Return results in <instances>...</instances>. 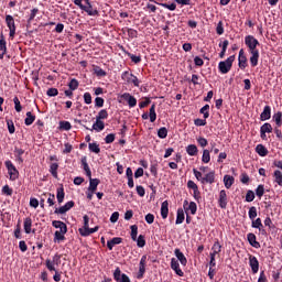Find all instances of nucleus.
<instances>
[{"label": "nucleus", "instance_id": "b1692460", "mask_svg": "<svg viewBox=\"0 0 282 282\" xmlns=\"http://www.w3.org/2000/svg\"><path fill=\"white\" fill-rule=\"evenodd\" d=\"M120 243H122V238L115 237L111 240L107 241V248L108 250H113V246H120Z\"/></svg>", "mask_w": 282, "mask_h": 282}, {"label": "nucleus", "instance_id": "39448f33", "mask_svg": "<svg viewBox=\"0 0 282 282\" xmlns=\"http://www.w3.org/2000/svg\"><path fill=\"white\" fill-rule=\"evenodd\" d=\"M232 63H235V55L229 56L226 61L219 62V72H230L232 69Z\"/></svg>", "mask_w": 282, "mask_h": 282}, {"label": "nucleus", "instance_id": "4be33fe9", "mask_svg": "<svg viewBox=\"0 0 282 282\" xmlns=\"http://www.w3.org/2000/svg\"><path fill=\"white\" fill-rule=\"evenodd\" d=\"M98 184H100V178H89V187L88 191L90 193H96V191H98Z\"/></svg>", "mask_w": 282, "mask_h": 282}, {"label": "nucleus", "instance_id": "ddd939ff", "mask_svg": "<svg viewBox=\"0 0 282 282\" xmlns=\"http://www.w3.org/2000/svg\"><path fill=\"white\" fill-rule=\"evenodd\" d=\"M121 98L128 102L130 109H133V107L138 105V99H135V97H133L129 93H124L123 95H121Z\"/></svg>", "mask_w": 282, "mask_h": 282}, {"label": "nucleus", "instance_id": "13d9d810", "mask_svg": "<svg viewBox=\"0 0 282 282\" xmlns=\"http://www.w3.org/2000/svg\"><path fill=\"white\" fill-rule=\"evenodd\" d=\"M113 279L117 282H120V279H122V271L120 270V267H117L113 272Z\"/></svg>", "mask_w": 282, "mask_h": 282}, {"label": "nucleus", "instance_id": "3c124183", "mask_svg": "<svg viewBox=\"0 0 282 282\" xmlns=\"http://www.w3.org/2000/svg\"><path fill=\"white\" fill-rule=\"evenodd\" d=\"M137 246L138 248H144V246H147V239L144 238L143 235H140L138 238H137Z\"/></svg>", "mask_w": 282, "mask_h": 282}, {"label": "nucleus", "instance_id": "aec40b11", "mask_svg": "<svg viewBox=\"0 0 282 282\" xmlns=\"http://www.w3.org/2000/svg\"><path fill=\"white\" fill-rule=\"evenodd\" d=\"M80 164H82V167L84 169L88 180H91V169H89V164L87 163V156H82Z\"/></svg>", "mask_w": 282, "mask_h": 282}, {"label": "nucleus", "instance_id": "a18cd8bd", "mask_svg": "<svg viewBox=\"0 0 282 282\" xmlns=\"http://www.w3.org/2000/svg\"><path fill=\"white\" fill-rule=\"evenodd\" d=\"M158 135L161 140L166 139V137L169 135V130L166 129V127H162L158 130Z\"/></svg>", "mask_w": 282, "mask_h": 282}, {"label": "nucleus", "instance_id": "423d86ee", "mask_svg": "<svg viewBox=\"0 0 282 282\" xmlns=\"http://www.w3.org/2000/svg\"><path fill=\"white\" fill-rule=\"evenodd\" d=\"M122 80H124V83H129L132 85H134V87H140V80L138 79V77L135 75H133V73L130 72H124L121 75Z\"/></svg>", "mask_w": 282, "mask_h": 282}, {"label": "nucleus", "instance_id": "603ef678", "mask_svg": "<svg viewBox=\"0 0 282 282\" xmlns=\"http://www.w3.org/2000/svg\"><path fill=\"white\" fill-rule=\"evenodd\" d=\"M78 80L76 78H72L70 82L68 83V87L70 89V91H76V89H78Z\"/></svg>", "mask_w": 282, "mask_h": 282}, {"label": "nucleus", "instance_id": "c9c22d12", "mask_svg": "<svg viewBox=\"0 0 282 282\" xmlns=\"http://www.w3.org/2000/svg\"><path fill=\"white\" fill-rule=\"evenodd\" d=\"M34 120H36V116L32 115V112H26V118L24 119V124L26 127H30L34 123Z\"/></svg>", "mask_w": 282, "mask_h": 282}, {"label": "nucleus", "instance_id": "1a4fd4ad", "mask_svg": "<svg viewBox=\"0 0 282 282\" xmlns=\"http://www.w3.org/2000/svg\"><path fill=\"white\" fill-rule=\"evenodd\" d=\"M147 272V254L141 257L140 263H139V272L137 274V279L142 280L144 279V274Z\"/></svg>", "mask_w": 282, "mask_h": 282}, {"label": "nucleus", "instance_id": "9b49d317", "mask_svg": "<svg viewBox=\"0 0 282 282\" xmlns=\"http://www.w3.org/2000/svg\"><path fill=\"white\" fill-rule=\"evenodd\" d=\"M218 205L220 208L226 209L228 206V194H226V189H221L218 196Z\"/></svg>", "mask_w": 282, "mask_h": 282}, {"label": "nucleus", "instance_id": "9d476101", "mask_svg": "<svg viewBox=\"0 0 282 282\" xmlns=\"http://www.w3.org/2000/svg\"><path fill=\"white\" fill-rule=\"evenodd\" d=\"M149 118H150V122H155V120H158V113L155 112V104H153L150 107L149 113L144 112L142 115V120H149Z\"/></svg>", "mask_w": 282, "mask_h": 282}, {"label": "nucleus", "instance_id": "5fc2aeb1", "mask_svg": "<svg viewBox=\"0 0 282 282\" xmlns=\"http://www.w3.org/2000/svg\"><path fill=\"white\" fill-rule=\"evenodd\" d=\"M13 102H14V109L18 113H21V111H23V107L21 106V101L19 100V97H14L13 98Z\"/></svg>", "mask_w": 282, "mask_h": 282}, {"label": "nucleus", "instance_id": "49530a36", "mask_svg": "<svg viewBox=\"0 0 282 282\" xmlns=\"http://www.w3.org/2000/svg\"><path fill=\"white\" fill-rule=\"evenodd\" d=\"M131 234L130 237L132 239V241H137L138 240V225H132L130 227Z\"/></svg>", "mask_w": 282, "mask_h": 282}, {"label": "nucleus", "instance_id": "c85d7f7f", "mask_svg": "<svg viewBox=\"0 0 282 282\" xmlns=\"http://www.w3.org/2000/svg\"><path fill=\"white\" fill-rule=\"evenodd\" d=\"M273 122H275V127H278V129H280V127H282V112L278 111L273 115L272 117Z\"/></svg>", "mask_w": 282, "mask_h": 282}, {"label": "nucleus", "instance_id": "bb28decb", "mask_svg": "<svg viewBox=\"0 0 282 282\" xmlns=\"http://www.w3.org/2000/svg\"><path fill=\"white\" fill-rule=\"evenodd\" d=\"M256 153H258L260 158H265V155H268V148H265L263 144H258L256 147Z\"/></svg>", "mask_w": 282, "mask_h": 282}, {"label": "nucleus", "instance_id": "4468645a", "mask_svg": "<svg viewBox=\"0 0 282 282\" xmlns=\"http://www.w3.org/2000/svg\"><path fill=\"white\" fill-rule=\"evenodd\" d=\"M171 269L175 271V274H177V276H184V271L181 270L180 268V261L175 258L171 259Z\"/></svg>", "mask_w": 282, "mask_h": 282}, {"label": "nucleus", "instance_id": "7ed1b4c3", "mask_svg": "<svg viewBox=\"0 0 282 282\" xmlns=\"http://www.w3.org/2000/svg\"><path fill=\"white\" fill-rule=\"evenodd\" d=\"M4 166L8 171L9 180L11 182H17V180H19V170H17V166L14 165V163H12V161L10 160H7L4 162Z\"/></svg>", "mask_w": 282, "mask_h": 282}, {"label": "nucleus", "instance_id": "f257e3e1", "mask_svg": "<svg viewBox=\"0 0 282 282\" xmlns=\"http://www.w3.org/2000/svg\"><path fill=\"white\" fill-rule=\"evenodd\" d=\"M245 44L249 47L250 64L252 67H257L259 65V51L257 50V45H259V40H257L252 35H247L245 37Z\"/></svg>", "mask_w": 282, "mask_h": 282}, {"label": "nucleus", "instance_id": "de8ad7c7", "mask_svg": "<svg viewBox=\"0 0 282 282\" xmlns=\"http://www.w3.org/2000/svg\"><path fill=\"white\" fill-rule=\"evenodd\" d=\"M260 131H262L263 133H272V124L269 122L263 123L260 127Z\"/></svg>", "mask_w": 282, "mask_h": 282}, {"label": "nucleus", "instance_id": "e2e57ef3", "mask_svg": "<svg viewBox=\"0 0 282 282\" xmlns=\"http://www.w3.org/2000/svg\"><path fill=\"white\" fill-rule=\"evenodd\" d=\"M15 239H21V220L18 221L17 228L14 230Z\"/></svg>", "mask_w": 282, "mask_h": 282}, {"label": "nucleus", "instance_id": "f8f14e48", "mask_svg": "<svg viewBox=\"0 0 282 282\" xmlns=\"http://www.w3.org/2000/svg\"><path fill=\"white\" fill-rule=\"evenodd\" d=\"M238 65L240 69H246V67H248V57H246V51H243V48L239 51Z\"/></svg>", "mask_w": 282, "mask_h": 282}, {"label": "nucleus", "instance_id": "393cba45", "mask_svg": "<svg viewBox=\"0 0 282 282\" xmlns=\"http://www.w3.org/2000/svg\"><path fill=\"white\" fill-rule=\"evenodd\" d=\"M100 227L96 226L95 228H87L86 230L79 229V235L82 237H89V235H94V232H98Z\"/></svg>", "mask_w": 282, "mask_h": 282}, {"label": "nucleus", "instance_id": "7c9ffc66", "mask_svg": "<svg viewBox=\"0 0 282 282\" xmlns=\"http://www.w3.org/2000/svg\"><path fill=\"white\" fill-rule=\"evenodd\" d=\"M65 235H67V231H63V229L55 231V234H54V241L55 242L56 241H58V242L65 241Z\"/></svg>", "mask_w": 282, "mask_h": 282}, {"label": "nucleus", "instance_id": "f03ea898", "mask_svg": "<svg viewBox=\"0 0 282 282\" xmlns=\"http://www.w3.org/2000/svg\"><path fill=\"white\" fill-rule=\"evenodd\" d=\"M85 4H83V0H73L75 6H78L83 12H86L88 17H98V9H94L90 0H84Z\"/></svg>", "mask_w": 282, "mask_h": 282}, {"label": "nucleus", "instance_id": "2f4dec72", "mask_svg": "<svg viewBox=\"0 0 282 282\" xmlns=\"http://www.w3.org/2000/svg\"><path fill=\"white\" fill-rule=\"evenodd\" d=\"M93 130L97 131V133H100V131L105 130V121H100L96 119V122L93 124Z\"/></svg>", "mask_w": 282, "mask_h": 282}, {"label": "nucleus", "instance_id": "6ab92c4d", "mask_svg": "<svg viewBox=\"0 0 282 282\" xmlns=\"http://www.w3.org/2000/svg\"><path fill=\"white\" fill-rule=\"evenodd\" d=\"M247 241H249L252 248H257V249L261 248V243L257 241V236L252 232H249L247 235Z\"/></svg>", "mask_w": 282, "mask_h": 282}, {"label": "nucleus", "instance_id": "774afa93", "mask_svg": "<svg viewBox=\"0 0 282 282\" xmlns=\"http://www.w3.org/2000/svg\"><path fill=\"white\" fill-rule=\"evenodd\" d=\"M212 250L216 251V252H221V243H219V239H216V241L214 242Z\"/></svg>", "mask_w": 282, "mask_h": 282}, {"label": "nucleus", "instance_id": "338daca9", "mask_svg": "<svg viewBox=\"0 0 282 282\" xmlns=\"http://www.w3.org/2000/svg\"><path fill=\"white\" fill-rule=\"evenodd\" d=\"M46 95L50 98H53L54 96H58V89H56V88H48L47 91H46Z\"/></svg>", "mask_w": 282, "mask_h": 282}, {"label": "nucleus", "instance_id": "2eb2a0df", "mask_svg": "<svg viewBox=\"0 0 282 282\" xmlns=\"http://www.w3.org/2000/svg\"><path fill=\"white\" fill-rule=\"evenodd\" d=\"M249 265L253 274H257V272H259V260L257 259V257L249 256Z\"/></svg>", "mask_w": 282, "mask_h": 282}, {"label": "nucleus", "instance_id": "864d4df0", "mask_svg": "<svg viewBox=\"0 0 282 282\" xmlns=\"http://www.w3.org/2000/svg\"><path fill=\"white\" fill-rule=\"evenodd\" d=\"M264 193H265V186L258 185V187L256 188L257 197H259V199H261L263 197Z\"/></svg>", "mask_w": 282, "mask_h": 282}, {"label": "nucleus", "instance_id": "37998d69", "mask_svg": "<svg viewBox=\"0 0 282 282\" xmlns=\"http://www.w3.org/2000/svg\"><path fill=\"white\" fill-rule=\"evenodd\" d=\"M274 182L278 186H282V173L280 170L273 172Z\"/></svg>", "mask_w": 282, "mask_h": 282}, {"label": "nucleus", "instance_id": "680f3d73", "mask_svg": "<svg viewBox=\"0 0 282 282\" xmlns=\"http://www.w3.org/2000/svg\"><path fill=\"white\" fill-rule=\"evenodd\" d=\"M249 219H257V207L252 206L249 208Z\"/></svg>", "mask_w": 282, "mask_h": 282}, {"label": "nucleus", "instance_id": "0eeeda50", "mask_svg": "<svg viewBox=\"0 0 282 282\" xmlns=\"http://www.w3.org/2000/svg\"><path fill=\"white\" fill-rule=\"evenodd\" d=\"M7 28H9L10 39H14L17 34V24L14 23V18L12 15H6Z\"/></svg>", "mask_w": 282, "mask_h": 282}, {"label": "nucleus", "instance_id": "4c0bfd02", "mask_svg": "<svg viewBox=\"0 0 282 282\" xmlns=\"http://www.w3.org/2000/svg\"><path fill=\"white\" fill-rule=\"evenodd\" d=\"M184 219H185L184 209L178 208L177 209V214H176V221H175V224L176 225L184 224Z\"/></svg>", "mask_w": 282, "mask_h": 282}, {"label": "nucleus", "instance_id": "e433bc0d", "mask_svg": "<svg viewBox=\"0 0 282 282\" xmlns=\"http://www.w3.org/2000/svg\"><path fill=\"white\" fill-rule=\"evenodd\" d=\"M158 6H161V8H165L166 10H170L171 12H174V10H177V4L175 2L172 3H156Z\"/></svg>", "mask_w": 282, "mask_h": 282}, {"label": "nucleus", "instance_id": "09e8293b", "mask_svg": "<svg viewBox=\"0 0 282 282\" xmlns=\"http://www.w3.org/2000/svg\"><path fill=\"white\" fill-rule=\"evenodd\" d=\"M202 162L204 164H208V162H210V151L209 150L203 151Z\"/></svg>", "mask_w": 282, "mask_h": 282}, {"label": "nucleus", "instance_id": "a878e982", "mask_svg": "<svg viewBox=\"0 0 282 282\" xmlns=\"http://www.w3.org/2000/svg\"><path fill=\"white\" fill-rule=\"evenodd\" d=\"M161 217L162 219H166V217H169V200H164L161 204Z\"/></svg>", "mask_w": 282, "mask_h": 282}, {"label": "nucleus", "instance_id": "412c9836", "mask_svg": "<svg viewBox=\"0 0 282 282\" xmlns=\"http://www.w3.org/2000/svg\"><path fill=\"white\" fill-rule=\"evenodd\" d=\"M202 184H215V171H212L202 178Z\"/></svg>", "mask_w": 282, "mask_h": 282}, {"label": "nucleus", "instance_id": "8fccbe9b", "mask_svg": "<svg viewBox=\"0 0 282 282\" xmlns=\"http://www.w3.org/2000/svg\"><path fill=\"white\" fill-rule=\"evenodd\" d=\"M88 149L89 151H91V153H100V145L98 143H89L88 144Z\"/></svg>", "mask_w": 282, "mask_h": 282}, {"label": "nucleus", "instance_id": "20e7f679", "mask_svg": "<svg viewBox=\"0 0 282 282\" xmlns=\"http://www.w3.org/2000/svg\"><path fill=\"white\" fill-rule=\"evenodd\" d=\"M62 257H63L62 254L55 253L53 256V260L46 259L45 265L50 272L56 271L55 265H61Z\"/></svg>", "mask_w": 282, "mask_h": 282}, {"label": "nucleus", "instance_id": "f3484780", "mask_svg": "<svg viewBox=\"0 0 282 282\" xmlns=\"http://www.w3.org/2000/svg\"><path fill=\"white\" fill-rule=\"evenodd\" d=\"M14 158H15V162H18V164H23L24 160H23V153H25V150L19 148V147H14Z\"/></svg>", "mask_w": 282, "mask_h": 282}, {"label": "nucleus", "instance_id": "0e129e2a", "mask_svg": "<svg viewBox=\"0 0 282 282\" xmlns=\"http://www.w3.org/2000/svg\"><path fill=\"white\" fill-rule=\"evenodd\" d=\"M246 202H254V192L249 189L246 194Z\"/></svg>", "mask_w": 282, "mask_h": 282}, {"label": "nucleus", "instance_id": "052dcab7", "mask_svg": "<svg viewBox=\"0 0 282 282\" xmlns=\"http://www.w3.org/2000/svg\"><path fill=\"white\" fill-rule=\"evenodd\" d=\"M127 34H128L129 39H138V30L128 28Z\"/></svg>", "mask_w": 282, "mask_h": 282}, {"label": "nucleus", "instance_id": "dca6fc26", "mask_svg": "<svg viewBox=\"0 0 282 282\" xmlns=\"http://www.w3.org/2000/svg\"><path fill=\"white\" fill-rule=\"evenodd\" d=\"M270 118H272V107L264 106L263 111L260 115V120L263 122L270 120Z\"/></svg>", "mask_w": 282, "mask_h": 282}, {"label": "nucleus", "instance_id": "69168bd1", "mask_svg": "<svg viewBox=\"0 0 282 282\" xmlns=\"http://www.w3.org/2000/svg\"><path fill=\"white\" fill-rule=\"evenodd\" d=\"M137 194L139 195V197H144V195H147V191L144 189V186L137 185Z\"/></svg>", "mask_w": 282, "mask_h": 282}, {"label": "nucleus", "instance_id": "6e6552de", "mask_svg": "<svg viewBox=\"0 0 282 282\" xmlns=\"http://www.w3.org/2000/svg\"><path fill=\"white\" fill-rule=\"evenodd\" d=\"M119 50L126 54V56H129V58L131 59V63H134V65H138L140 63H142V55H134L132 53H130L129 51H127V48H124V46L119 45Z\"/></svg>", "mask_w": 282, "mask_h": 282}, {"label": "nucleus", "instance_id": "cd10ccee", "mask_svg": "<svg viewBox=\"0 0 282 282\" xmlns=\"http://www.w3.org/2000/svg\"><path fill=\"white\" fill-rule=\"evenodd\" d=\"M52 226L53 228H59V230L67 232V225L61 220H53Z\"/></svg>", "mask_w": 282, "mask_h": 282}, {"label": "nucleus", "instance_id": "6e6d98bb", "mask_svg": "<svg viewBox=\"0 0 282 282\" xmlns=\"http://www.w3.org/2000/svg\"><path fill=\"white\" fill-rule=\"evenodd\" d=\"M251 221V228H258V230H261V228H263V223H261V218H257L256 220Z\"/></svg>", "mask_w": 282, "mask_h": 282}, {"label": "nucleus", "instance_id": "bf43d9fd", "mask_svg": "<svg viewBox=\"0 0 282 282\" xmlns=\"http://www.w3.org/2000/svg\"><path fill=\"white\" fill-rule=\"evenodd\" d=\"M7 127L11 135L17 131V129L14 128V121L12 120H7Z\"/></svg>", "mask_w": 282, "mask_h": 282}, {"label": "nucleus", "instance_id": "5701e85b", "mask_svg": "<svg viewBox=\"0 0 282 282\" xmlns=\"http://www.w3.org/2000/svg\"><path fill=\"white\" fill-rule=\"evenodd\" d=\"M6 52H8L6 37L3 34L0 35V58H3L6 56Z\"/></svg>", "mask_w": 282, "mask_h": 282}, {"label": "nucleus", "instance_id": "ea45409f", "mask_svg": "<svg viewBox=\"0 0 282 282\" xmlns=\"http://www.w3.org/2000/svg\"><path fill=\"white\" fill-rule=\"evenodd\" d=\"M229 42L225 40L223 43H219V47H221V52L219 53V58H224L226 56V50H228Z\"/></svg>", "mask_w": 282, "mask_h": 282}, {"label": "nucleus", "instance_id": "72a5a7b5", "mask_svg": "<svg viewBox=\"0 0 282 282\" xmlns=\"http://www.w3.org/2000/svg\"><path fill=\"white\" fill-rule=\"evenodd\" d=\"M198 151L199 150L197 149V145H195V144H189L186 147L187 155L195 156V155H197Z\"/></svg>", "mask_w": 282, "mask_h": 282}, {"label": "nucleus", "instance_id": "58836bf2", "mask_svg": "<svg viewBox=\"0 0 282 282\" xmlns=\"http://www.w3.org/2000/svg\"><path fill=\"white\" fill-rule=\"evenodd\" d=\"M191 212V215H196L197 214V203L191 202L187 207H185V213Z\"/></svg>", "mask_w": 282, "mask_h": 282}, {"label": "nucleus", "instance_id": "c756f323", "mask_svg": "<svg viewBox=\"0 0 282 282\" xmlns=\"http://www.w3.org/2000/svg\"><path fill=\"white\" fill-rule=\"evenodd\" d=\"M24 232L30 235L32 232V218L26 217L24 218Z\"/></svg>", "mask_w": 282, "mask_h": 282}, {"label": "nucleus", "instance_id": "a19ab883", "mask_svg": "<svg viewBox=\"0 0 282 282\" xmlns=\"http://www.w3.org/2000/svg\"><path fill=\"white\" fill-rule=\"evenodd\" d=\"M109 118V112L107 109H101L98 115L96 116V120L102 121Z\"/></svg>", "mask_w": 282, "mask_h": 282}, {"label": "nucleus", "instance_id": "f704fd0d", "mask_svg": "<svg viewBox=\"0 0 282 282\" xmlns=\"http://www.w3.org/2000/svg\"><path fill=\"white\" fill-rule=\"evenodd\" d=\"M50 173L55 177V180L58 178V163H51L50 164Z\"/></svg>", "mask_w": 282, "mask_h": 282}, {"label": "nucleus", "instance_id": "79ce46f5", "mask_svg": "<svg viewBox=\"0 0 282 282\" xmlns=\"http://www.w3.org/2000/svg\"><path fill=\"white\" fill-rule=\"evenodd\" d=\"M210 105H205L203 108H200L199 113H203V117L205 120H207V118H210Z\"/></svg>", "mask_w": 282, "mask_h": 282}, {"label": "nucleus", "instance_id": "4d7b16f0", "mask_svg": "<svg viewBox=\"0 0 282 282\" xmlns=\"http://www.w3.org/2000/svg\"><path fill=\"white\" fill-rule=\"evenodd\" d=\"M59 129L63 131H69L72 129V123L69 121H61Z\"/></svg>", "mask_w": 282, "mask_h": 282}, {"label": "nucleus", "instance_id": "a211bd4d", "mask_svg": "<svg viewBox=\"0 0 282 282\" xmlns=\"http://www.w3.org/2000/svg\"><path fill=\"white\" fill-rule=\"evenodd\" d=\"M174 254H175L177 261H180L181 265H184V267L187 265L188 260L186 259V256H184V253L180 249H175Z\"/></svg>", "mask_w": 282, "mask_h": 282}, {"label": "nucleus", "instance_id": "473e14b6", "mask_svg": "<svg viewBox=\"0 0 282 282\" xmlns=\"http://www.w3.org/2000/svg\"><path fill=\"white\" fill-rule=\"evenodd\" d=\"M224 184L226 188H231L232 184H235V177L231 175H225L224 176Z\"/></svg>", "mask_w": 282, "mask_h": 282}, {"label": "nucleus", "instance_id": "c03bdc74", "mask_svg": "<svg viewBox=\"0 0 282 282\" xmlns=\"http://www.w3.org/2000/svg\"><path fill=\"white\" fill-rule=\"evenodd\" d=\"M56 197H57L58 204H63L65 199V188H63V186L57 188Z\"/></svg>", "mask_w": 282, "mask_h": 282}]
</instances>
